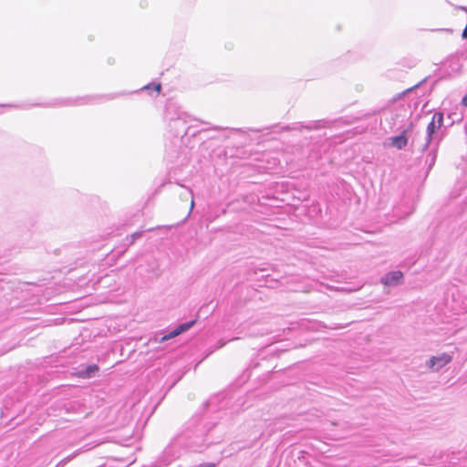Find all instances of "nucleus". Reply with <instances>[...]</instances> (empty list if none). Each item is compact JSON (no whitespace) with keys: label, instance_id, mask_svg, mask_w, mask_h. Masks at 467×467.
Returning <instances> with one entry per match:
<instances>
[{"label":"nucleus","instance_id":"9","mask_svg":"<svg viewBox=\"0 0 467 467\" xmlns=\"http://www.w3.org/2000/svg\"><path fill=\"white\" fill-rule=\"evenodd\" d=\"M321 128L320 121H310L306 125H304L302 123H296L294 127H288L287 130H301L302 129H306L308 130H317Z\"/></svg>","mask_w":467,"mask_h":467},{"label":"nucleus","instance_id":"15","mask_svg":"<svg viewBox=\"0 0 467 467\" xmlns=\"http://www.w3.org/2000/svg\"><path fill=\"white\" fill-rule=\"evenodd\" d=\"M462 37L463 39H467V25H466V26L464 27V29L462 30Z\"/></svg>","mask_w":467,"mask_h":467},{"label":"nucleus","instance_id":"24","mask_svg":"<svg viewBox=\"0 0 467 467\" xmlns=\"http://www.w3.org/2000/svg\"><path fill=\"white\" fill-rule=\"evenodd\" d=\"M453 124V120H451L450 123H449V127L451 126Z\"/></svg>","mask_w":467,"mask_h":467},{"label":"nucleus","instance_id":"14","mask_svg":"<svg viewBox=\"0 0 467 467\" xmlns=\"http://www.w3.org/2000/svg\"><path fill=\"white\" fill-rule=\"evenodd\" d=\"M144 89H154L159 92L161 90V84H149L143 88Z\"/></svg>","mask_w":467,"mask_h":467},{"label":"nucleus","instance_id":"4","mask_svg":"<svg viewBox=\"0 0 467 467\" xmlns=\"http://www.w3.org/2000/svg\"><path fill=\"white\" fill-rule=\"evenodd\" d=\"M402 280L403 273L400 270L389 272L380 278V282L386 286H397Z\"/></svg>","mask_w":467,"mask_h":467},{"label":"nucleus","instance_id":"20","mask_svg":"<svg viewBox=\"0 0 467 467\" xmlns=\"http://www.w3.org/2000/svg\"><path fill=\"white\" fill-rule=\"evenodd\" d=\"M90 369H95V370H98V367L97 366H93V367H89Z\"/></svg>","mask_w":467,"mask_h":467},{"label":"nucleus","instance_id":"12","mask_svg":"<svg viewBox=\"0 0 467 467\" xmlns=\"http://www.w3.org/2000/svg\"><path fill=\"white\" fill-rule=\"evenodd\" d=\"M142 231H138L128 236L127 241L129 242V244H132L136 239L140 238L142 236Z\"/></svg>","mask_w":467,"mask_h":467},{"label":"nucleus","instance_id":"11","mask_svg":"<svg viewBox=\"0 0 467 467\" xmlns=\"http://www.w3.org/2000/svg\"><path fill=\"white\" fill-rule=\"evenodd\" d=\"M443 113L442 112H436L433 114L431 120H433L436 124V127L441 129L443 125Z\"/></svg>","mask_w":467,"mask_h":467},{"label":"nucleus","instance_id":"2","mask_svg":"<svg viewBox=\"0 0 467 467\" xmlns=\"http://www.w3.org/2000/svg\"><path fill=\"white\" fill-rule=\"evenodd\" d=\"M213 426L214 424L211 425L205 419H202L201 422L195 425L192 430H189L185 432V446L189 450L196 452L204 451L209 444L213 442L208 438V433Z\"/></svg>","mask_w":467,"mask_h":467},{"label":"nucleus","instance_id":"18","mask_svg":"<svg viewBox=\"0 0 467 467\" xmlns=\"http://www.w3.org/2000/svg\"><path fill=\"white\" fill-rule=\"evenodd\" d=\"M461 309L466 311L467 310V301L466 302H462V306H461Z\"/></svg>","mask_w":467,"mask_h":467},{"label":"nucleus","instance_id":"6","mask_svg":"<svg viewBox=\"0 0 467 467\" xmlns=\"http://www.w3.org/2000/svg\"><path fill=\"white\" fill-rule=\"evenodd\" d=\"M435 161H436L435 151L429 152V154L426 156V158L424 160V163H425V165H427V167L424 170V171H422V172L420 171V174L418 175L420 180H421L422 182H424L426 180V178L428 177L429 172L431 170L432 166L434 165Z\"/></svg>","mask_w":467,"mask_h":467},{"label":"nucleus","instance_id":"22","mask_svg":"<svg viewBox=\"0 0 467 467\" xmlns=\"http://www.w3.org/2000/svg\"><path fill=\"white\" fill-rule=\"evenodd\" d=\"M193 205H194V202H193V200H192V202H191V210L193 208Z\"/></svg>","mask_w":467,"mask_h":467},{"label":"nucleus","instance_id":"23","mask_svg":"<svg viewBox=\"0 0 467 467\" xmlns=\"http://www.w3.org/2000/svg\"><path fill=\"white\" fill-rule=\"evenodd\" d=\"M408 92H409V88H408V89H405V90L403 91V94H407Z\"/></svg>","mask_w":467,"mask_h":467},{"label":"nucleus","instance_id":"10","mask_svg":"<svg viewBox=\"0 0 467 467\" xmlns=\"http://www.w3.org/2000/svg\"><path fill=\"white\" fill-rule=\"evenodd\" d=\"M437 130H440L439 128L436 127V124L433 120H431L428 126H427V141L424 145V147H427L428 144L431 142V140H432V135L433 133Z\"/></svg>","mask_w":467,"mask_h":467},{"label":"nucleus","instance_id":"16","mask_svg":"<svg viewBox=\"0 0 467 467\" xmlns=\"http://www.w3.org/2000/svg\"><path fill=\"white\" fill-rule=\"evenodd\" d=\"M462 104L467 107V94L462 98Z\"/></svg>","mask_w":467,"mask_h":467},{"label":"nucleus","instance_id":"26","mask_svg":"<svg viewBox=\"0 0 467 467\" xmlns=\"http://www.w3.org/2000/svg\"><path fill=\"white\" fill-rule=\"evenodd\" d=\"M58 466H59V464H57L56 467H58Z\"/></svg>","mask_w":467,"mask_h":467},{"label":"nucleus","instance_id":"3","mask_svg":"<svg viewBox=\"0 0 467 467\" xmlns=\"http://www.w3.org/2000/svg\"><path fill=\"white\" fill-rule=\"evenodd\" d=\"M451 361V357L449 354L442 353L439 356H432L426 361V366L432 371H439L444 366Z\"/></svg>","mask_w":467,"mask_h":467},{"label":"nucleus","instance_id":"13","mask_svg":"<svg viewBox=\"0 0 467 467\" xmlns=\"http://www.w3.org/2000/svg\"><path fill=\"white\" fill-rule=\"evenodd\" d=\"M235 131H238V132H242V133H246V132H262L263 130H265V129H253V128H249L247 129V130H244L242 129H234Z\"/></svg>","mask_w":467,"mask_h":467},{"label":"nucleus","instance_id":"7","mask_svg":"<svg viewBox=\"0 0 467 467\" xmlns=\"http://www.w3.org/2000/svg\"><path fill=\"white\" fill-rule=\"evenodd\" d=\"M194 323H195V321L192 320L189 322L180 324L173 330H171L168 335L164 336L163 339H169V338L174 337L187 331L193 326Z\"/></svg>","mask_w":467,"mask_h":467},{"label":"nucleus","instance_id":"25","mask_svg":"<svg viewBox=\"0 0 467 467\" xmlns=\"http://www.w3.org/2000/svg\"><path fill=\"white\" fill-rule=\"evenodd\" d=\"M412 213H413V210H412V208L410 207V213L411 214Z\"/></svg>","mask_w":467,"mask_h":467},{"label":"nucleus","instance_id":"19","mask_svg":"<svg viewBox=\"0 0 467 467\" xmlns=\"http://www.w3.org/2000/svg\"><path fill=\"white\" fill-rule=\"evenodd\" d=\"M212 403H213V400H208V401L206 402V404H205V405L210 406Z\"/></svg>","mask_w":467,"mask_h":467},{"label":"nucleus","instance_id":"1","mask_svg":"<svg viewBox=\"0 0 467 467\" xmlns=\"http://www.w3.org/2000/svg\"><path fill=\"white\" fill-rule=\"evenodd\" d=\"M168 131L175 138L183 139L184 136H196L201 130L202 121L189 115L175 104H168L164 116Z\"/></svg>","mask_w":467,"mask_h":467},{"label":"nucleus","instance_id":"5","mask_svg":"<svg viewBox=\"0 0 467 467\" xmlns=\"http://www.w3.org/2000/svg\"><path fill=\"white\" fill-rule=\"evenodd\" d=\"M406 131H403L400 135L390 137L386 140L384 145L386 147H395L399 150L404 148L407 145V138L404 135Z\"/></svg>","mask_w":467,"mask_h":467},{"label":"nucleus","instance_id":"21","mask_svg":"<svg viewBox=\"0 0 467 467\" xmlns=\"http://www.w3.org/2000/svg\"><path fill=\"white\" fill-rule=\"evenodd\" d=\"M462 10H464L466 13H467V7L466 6H461L460 7Z\"/></svg>","mask_w":467,"mask_h":467},{"label":"nucleus","instance_id":"8","mask_svg":"<svg viewBox=\"0 0 467 467\" xmlns=\"http://www.w3.org/2000/svg\"><path fill=\"white\" fill-rule=\"evenodd\" d=\"M427 78H423L422 80L418 81L413 86H410V97L415 94L416 96L419 95V91L421 92V95H425L430 91V88H427L424 84L426 83Z\"/></svg>","mask_w":467,"mask_h":467},{"label":"nucleus","instance_id":"17","mask_svg":"<svg viewBox=\"0 0 467 467\" xmlns=\"http://www.w3.org/2000/svg\"><path fill=\"white\" fill-rule=\"evenodd\" d=\"M214 463L201 464L199 467H215Z\"/></svg>","mask_w":467,"mask_h":467}]
</instances>
